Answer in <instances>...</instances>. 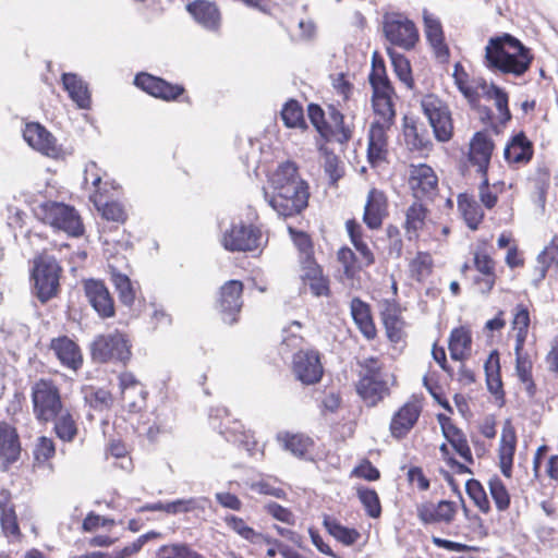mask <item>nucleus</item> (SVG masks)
Masks as SVG:
<instances>
[{"label":"nucleus","mask_w":558,"mask_h":558,"mask_svg":"<svg viewBox=\"0 0 558 558\" xmlns=\"http://www.w3.org/2000/svg\"><path fill=\"white\" fill-rule=\"evenodd\" d=\"M272 193L264 191L265 199L278 216L287 218L299 215L308 204V186L298 173L293 162L278 167L271 178Z\"/></svg>","instance_id":"f257e3e1"},{"label":"nucleus","mask_w":558,"mask_h":558,"mask_svg":"<svg viewBox=\"0 0 558 558\" xmlns=\"http://www.w3.org/2000/svg\"><path fill=\"white\" fill-rule=\"evenodd\" d=\"M532 61L531 50L510 34L490 37L485 47L484 64L494 72L520 77Z\"/></svg>","instance_id":"f03ea898"},{"label":"nucleus","mask_w":558,"mask_h":558,"mask_svg":"<svg viewBox=\"0 0 558 558\" xmlns=\"http://www.w3.org/2000/svg\"><path fill=\"white\" fill-rule=\"evenodd\" d=\"M360 379L356 392L366 405L375 407L389 395L387 375L383 372L381 363L376 357H367L360 362Z\"/></svg>","instance_id":"7ed1b4c3"},{"label":"nucleus","mask_w":558,"mask_h":558,"mask_svg":"<svg viewBox=\"0 0 558 558\" xmlns=\"http://www.w3.org/2000/svg\"><path fill=\"white\" fill-rule=\"evenodd\" d=\"M131 343L128 336L119 330L95 337L90 343V355L98 363H122L125 365L131 356Z\"/></svg>","instance_id":"20e7f679"},{"label":"nucleus","mask_w":558,"mask_h":558,"mask_svg":"<svg viewBox=\"0 0 558 558\" xmlns=\"http://www.w3.org/2000/svg\"><path fill=\"white\" fill-rule=\"evenodd\" d=\"M31 398L34 416L39 422H51L64 409L60 389L51 379L35 381L31 388Z\"/></svg>","instance_id":"39448f33"},{"label":"nucleus","mask_w":558,"mask_h":558,"mask_svg":"<svg viewBox=\"0 0 558 558\" xmlns=\"http://www.w3.org/2000/svg\"><path fill=\"white\" fill-rule=\"evenodd\" d=\"M62 268L57 259L43 253L34 258L32 278L34 280L35 294L41 303L57 295Z\"/></svg>","instance_id":"423d86ee"},{"label":"nucleus","mask_w":558,"mask_h":558,"mask_svg":"<svg viewBox=\"0 0 558 558\" xmlns=\"http://www.w3.org/2000/svg\"><path fill=\"white\" fill-rule=\"evenodd\" d=\"M35 215L43 222L69 235L78 236L83 233V225L76 210L63 203L44 202L35 209Z\"/></svg>","instance_id":"0eeeda50"},{"label":"nucleus","mask_w":558,"mask_h":558,"mask_svg":"<svg viewBox=\"0 0 558 558\" xmlns=\"http://www.w3.org/2000/svg\"><path fill=\"white\" fill-rule=\"evenodd\" d=\"M383 31L390 44L404 50L412 49L418 40V32L415 24L400 13L385 14Z\"/></svg>","instance_id":"6e6552de"},{"label":"nucleus","mask_w":558,"mask_h":558,"mask_svg":"<svg viewBox=\"0 0 558 558\" xmlns=\"http://www.w3.org/2000/svg\"><path fill=\"white\" fill-rule=\"evenodd\" d=\"M421 108L433 128L435 137L439 142H448L452 136L453 125L446 104L430 94L422 98Z\"/></svg>","instance_id":"1a4fd4ad"},{"label":"nucleus","mask_w":558,"mask_h":558,"mask_svg":"<svg viewBox=\"0 0 558 558\" xmlns=\"http://www.w3.org/2000/svg\"><path fill=\"white\" fill-rule=\"evenodd\" d=\"M260 242L262 231L242 221L233 222L221 238L222 246L229 252H252L260 246Z\"/></svg>","instance_id":"9d476101"},{"label":"nucleus","mask_w":558,"mask_h":558,"mask_svg":"<svg viewBox=\"0 0 558 558\" xmlns=\"http://www.w3.org/2000/svg\"><path fill=\"white\" fill-rule=\"evenodd\" d=\"M409 186L416 199L430 198L437 192L438 179L432 167L425 163L411 165Z\"/></svg>","instance_id":"9b49d317"},{"label":"nucleus","mask_w":558,"mask_h":558,"mask_svg":"<svg viewBox=\"0 0 558 558\" xmlns=\"http://www.w3.org/2000/svg\"><path fill=\"white\" fill-rule=\"evenodd\" d=\"M242 292L243 283L239 280H229L220 288L218 306L222 319L230 325L236 322V315L242 308Z\"/></svg>","instance_id":"f8f14e48"},{"label":"nucleus","mask_w":558,"mask_h":558,"mask_svg":"<svg viewBox=\"0 0 558 558\" xmlns=\"http://www.w3.org/2000/svg\"><path fill=\"white\" fill-rule=\"evenodd\" d=\"M293 373L304 385L320 380L324 369L316 351H299L293 356Z\"/></svg>","instance_id":"ddd939ff"},{"label":"nucleus","mask_w":558,"mask_h":558,"mask_svg":"<svg viewBox=\"0 0 558 558\" xmlns=\"http://www.w3.org/2000/svg\"><path fill=\"white\" fill-rule=\"evenodd\" d=\"M84 292L99 317L110 318L114 316L113 299L102 281L95 279L84 281Z\"/></svg>","instance_id":"4468645a"},{"label":"nucleus","mask_w":558,"mask_h":558,"mask_svg":"<svg viewBox=\"0 0 558 558\" xmlns=\"http://www.w3.org/2000/svg\"><path fill=\"white\" fill-rule=\"evenodd\" d=\"M300 278L305 287L315 296H328L330 293L329 280L324 276L322 267L313 255H306L300 263Z\"/></svg>","instance_id":"2eb2a0df"},{"label":"nucleus","mask_w":558,"mask_h":558,"mask_svg":"<svg viewBox=\"0 0 558 558\" xmlns=\"http://www.w3.org/2000/svg\"><path fill=\"white\" fill-rule=\"evenodd\" d=\"M134 84L147 94L163 100H174L183 94L181 85H173L167 81L148 73H140L134 78Z\"/></svg>","instance_id":"dca6fc26"},{"label":"nucleus","mask_w":558,"mask_h":558,"mask_svg":"<svg viewBox=\"0 0 558 558\" xmlns=\"http://www.w3.org/2000/svg\"><path fill=\"white\" fill-rule=\"evenodd\" d=\"M21 442L16 428L12 425L0 423V470L7 471L21 456Z\"/></svg>","instance_id":"f3484780"},{"label":"nucleus","mask_w":558,"mask_h":558,"mask_svg":"<svg viewBox=\"0 0 558 558\" xmlns=\"http://www.w3.org/2000/svg\"><path fill=\"white\" fill-rule=\"evenodd\" d=\"M121 399L130 411L135 412L145 404L147 391L145 387L130 372H123L119 376Z\"/></svg>","instance_id":"a211bd4d"},{"label":"nucleus","mask_w":558,"mask_h":558,"mask_svg":"<svg viewBox=\"0 0 558 558\" xmlns=\"http://www.w3.org/2000/svg\"><path fill=\"white\" fill-rule=\"evenodd\" d=\"M422 407L417 400L405 402L392 416L390 422V433L392 437L403 438L417 422Z\"/></svg>","instance_id":"6ab92c4d"},{"label":"nucleus","mask_w":558,"mask_h":558,"mask_svg":"<svg viewBox=\"0 0 558 558\" xmlns=\"http://www.w3.org/2000/svg\"><path fill=\"white\" fill-rule=\"evenodd\" d=\"M493 150L494 143L487 133L477 132L474 134L470 143L469 160L472 166L477 167V171L482 175L487 174Z\"/></svg>","instance_id":"aec40b11"},{"label":"nucleus","mask_w":558,"mask_h":558,"mask_svg":"<svg viewBox=\"0 0 558 558\" xmlns=\"http://www.w3.org/2000/svg\"><path fill=\"white\" fill-rule=\"evenodd\" d=\"M23 137L31 147L44 155L54 156L58 153L54 136L39 123H27Z\"/></svg>","instance_id":"412c9836"},{"label":"nucleus","mask_w":558,"mask_h":558,"mask_svg":"<svg viewBox=\"0 0 558 558\" xmlns=\"http://www.w3.org/2000/svg\"><path fill=\"white\" fill-rule=\"evenodd\" d=\"M456 512V504L448 500H441L437 505L424 502L417 506V517L425 524L450 523Z\"/></svg>","instance_id":"4be33fe9"},{"label":"nucleus","mask_w":558,"mask_h":558,"mask_svg":"<svg viewBox=\"0 0 558 558\" xmlns=\"http://www.w3.org/2000/svg\"><path fill=\"white\" fill-rule=\"evenodd\" d=\"M392 125L372 122L368 130L367 158L372 165L383 161L388 151L387 132Z\"/></svg>","instance_id":"5701e85b"},{"label":"nucleus","mask_w":558,"mask_h":558,"mask_svg":"<svg viewBox=\"0 0 558 558\" xmlns=\"http://www.w3.org/2000/svg\"><path fill=\"white\" fill-rule=\"evenodd\" d=\"M515 445V429L511 421L506 420L502 426L500 444L498 449L500 470L506 477L511 476Z\"/></svg>","instance_id":"b1692460"},{"label":"nucleus","mask_w":558,"mask_h":558,"mask_svg":"<svg viewBox=\"0 0 558 558\" xmlns=\"http://www.w3.org/2000/svg\"><path fill=\"white\" fill-rule=\"evenodd\" d=\"M387 214V198L385 194L379 190L372 189L368 192L364 207L363 221L369 229H379Z\"/></svg>","instance_id":"393cba45"},{"label":"nucleus","mask_w":558,"mask_h":558,"mask_svg":"<svg viewBox=\"0 0 558 558\" xmlns=\"http://www.w3.org/2000/svg\"><path fill=\"white\" fill-rule=\"evenodd\" d=\"M50 349L54 352L60 363L73 371L83 364V357L78 345L70 338L63 336L51 340Z\"/></svg>","instance_id":"a878e982"},{"label":"nucleus","mask_w":558,"mask_h":558,"mask_svg":"<svg viewBox=\"0 0 558 558\" xmlns=\"http://www.w3.org/2000/svg\"><path fill=\"white\" fill-rule=\"evenodd\" d=\"M438 422L444 437L452 446L456 452L468 463H473L472 452L463 432L444 414L438 415Z\"/></svg>","instance_id":"bb28decb"},{"label":"nucleus","mask_w":558,"mask_h":558,"mask_svg":"<svg viewBox=\"0 0 558 558\" xmlns=\"http://www.w3.org/2000/svg\"><path fill=\"white\" fill-rule=\"evenodd\" d=\"M187 11L204 28L211 32L219 29L221 16L215 3L207 0H195L187 4Z\"/></svg>","instance_id":"cd10ccee"},{"label":"nucleus","mask_w":558,"mask_h":558,"mask_svg":"<svg viewBox=\"0 0 558 558\" xmlns=\"http://www.w3.org/2000/svg\"><path fill=\"white\" fill-rule=\"evenodd\" d=\"M423 20L426 38L432 46L436 57L439 59H447L449 57V49L445 43V36L440 21L426 10L423 13Z\"/></svg>","instance_id":"c85d7f7f"},{"label":"nucleus","mask_w":558,"mask_h":558,"mask_svg":"<svg viewBox=\"0 0 558 558\" xmlns=\"http://www.w3.org/2000/svg\"><path fill=\"white\" fill-rule=\"evenodd\" d=\"M474 267L480 272V276L474 277L473 283L480 292L486 294L493 289L496 281L495 262L486 253L476 252L474 255Z\"/></svg>","instance_id":"c756f323"},{"label":"nucleus","mask_w":558,"mask_h":558,"mask_svg":"<svg viewBox=\"0 0 558 558\" xmlns=\"http://www.w3.org/2000/svg\"><path fill=\"white\" fill-rule=\"evenodd\" d=\"M62 84L68 92L69 97L76 104L80 109H89L92 99L88 85L77 74L63 73Z\"/></svg>","instance_id":"7c9ffc66"},{"label":"nucleus","mask_w":558,"mask_h":558,"mask_svg":"<svg viewBox=\"0 0 558 558\" xmlns=\"http://www.w3.org/2000/svg\"><path fill=\"white\" fill-rule=\"evenodd\" d=\"M401 311L397 303L385 301L381 305V319L386 328L388 338L398 342L402 337L403 320L400 316Z\"/></svg>","instance_id":"2f4dec72"},{"label":"nucleus","mask_w":558,"mask_h":558,"mask_svg":"<svg viewBox=\"0 0 558 558\" xmlns=\"http://www.w3.org/2000/svg\"><path fill=\"white\" fill-rule=\"evenodd\" d=\"M504 155L509 163H526L533 156V147L531 142L521 132L512 137L506 146Z\"/></svg>","instance_id":"473e14b6"},{"label":"nucleus","mask_w":558,"mask_h":558,"mask_svg":"<svg viewBox=\"0 0 558 558\" xmlns=\"http://www.w3.org/2000/svg\"><path fill=\"white\" fill-rule=\"evenodd\" d=\"M392 92L373 93L372 102L375 113L373 122H379L386 125H393L396 111L392 104Z\"/></svg>","instance_id":"72a5a7b5"},{"label":"nucleus","mask_w":558,"mask_h":558,"mask_svg":"<svg viewBox=\"0 0 558 558\" xmlns=\"http://www.w3.org/2000/svg\"><path fill=\"white\" fill-rule=\"evenodd\" d=\"M277 440L281 447L296 458H306L312 449L313 440L303 434L279 433Z\"/></svg>","instance_id":"f704fd0d"},{"label":"nucleus","mask_w":558,"mask_h":558,"mask_svg":"<svg viewBox=\"0 0 558 558\" xmlns=\"http://www.w3.org/2000/svg\"><path fill=\"white\" fill-rule=\"evenodd\" d=\"M351 314L361 332L367 339L375 338L376 328L371 317L368 305L355 298L351 301Z\"/></svg>","instance_id":"c9c22d12"},{"label":"nucleus","mask_w":558,"mask_h":558,"mask_svg":"<svg viewBox=\"0 0 558 558\" xmlns=\"http://www.w3.org/2000/svg\"><path fill=\"white\" fill-rule=\"evenodd\" d=\"M471 343V333L466 328H454L449 338V351L451 359L456 361H463L470 354Z\"/></svg>","instance_id":"e433bc0d"},{"label":"nucleus","mask_w":558,"mask_h":558,"mask_svg":"<svg viewBox=\"0 0 558 558\" xmlns=\"http://www.w3.org/2000/svg\"><path fill=\"white\" fill-rule=\"evenodd\" d=\"M458 209L468 227L476 230L484 218V213L477 202L468 194H460L458 197Z\"/></svg>","instance_id":"4c0bfd02"},{"label":"nucleus","mask_w":558,"mask_h":558,"mask_svg":"<svg viewBox=\"0 0 558 558\" xmlns=\"http://www.w3.org/2000/svg\"><path fill=\"white\" fill-rule=\"evenodd\" d=\"M351 243L361 256V263L364 265H373L375 257L368 244L363 240L362 227L355 220H348L345 223Z\"/></svg>","instance_id":"58836bf2"},{"label":"nucleus","mask_w":558,"mask_h":558,"mask_svg":"<svg viewBox=\"0 0 558 558\" xmlns=\"http://www.w3.org/2000/svg\"><path fill=\"white\" fill-rule=\"evenodd\" d=\"M111 281L118 293L120 302L123 305L131 307L136 299V289L133 282L126 275L116 270L111 272Z\"/></svg>","instance_id":"ea45409f"},{"label":"nucleus","mask_w":558,"mask_h":558,"mask_svg":"<svg viewBox=\"0 0 558 558\" xmlns=\"http://www.w3.org/2000/svg\"><path fill=\"white\" fill-rule=\"evenodd\" d=\"M323 523L328 533L345 546L353 545L361 536L355 529L341 525L335 518L325 517Z\"/></svg>","instance_id":"a19ab883"},{"label":"nucleus","mask_w":558,"mask_h":558,"mask_svg":"<svg viewBox=\"0 0 558 558\" xmlns=\"http://www.w3.org/2000/svg\"><path fill=\"white\" fill-rule=\"evenodd\" d=\"M90 199L97 207L105 219L116 221V222H124L126 216L123 209V206L117 202H107L104 199L102 194L97 191L94 194H90Z\"/></svg>","instance_id":"79ce46f5"},{"label":"nucleus","mask_w":558,"mask_h":558,"mask_svg":"<svg viewBox=\"0 0 558 558\" xmlns=\"http://www.w3.org/2000/svg\"><path fill=\"white\" fill-rule=\"evenodd\" d=\"M56 435L63 441H72L77 434V425L68 409H63L53 420Z\"/></svg>","instance_id":"37998d69"},{"label":"nucleus","mask_w":558,"mask_h":558,"mask_svg":"<svg viewBox=\"0 0 558 558\" xmlns=\"http://www.w3.org/2000/svg\"><path fill=\"white\" fill-rule=\"evenodd\" d=\"M225 522L229 529L252 544L265 542V537H269L268 535L256 532L253 527L248 526L242 518L236 515H227Z\"/></svg>","instance_id":"c03bdc74"},{"label":"nucleus","mask_w":558,"mask_h":558,"mask_svg":"<svg viewBox=\"0 0 558 558\" xmlns=\"http://www.w3.org/2000/svg\"><path fill=\"white\" fill-rule=\"evenodd\" d=\"M209 502L206 497H190L167 502L168 514L189 513L195 510L204 511Z\"/></svg>","instance_id":"a18cd8bd"},{"label":"nucleus","mask_w":558,"mask_h":558,"mask_svg":"<svg viewBox=\"0 0 558 558\" xmlns=\"http://www.w3.org/2000/svg\"><path fill=\"white\" fill-rule=\"evenodd\" d=\"M337 257L348 279H353L364 267L371 266L362 264L361 256L355 255L349 247H341L338 251Z\"/></svg>","instance_id":"49530a36"},{"label":"nucleus","mask_w":558,"mask_h":558,"mask_svg":"<svg viewBox=\"0 0 558 558\" xmlns=\"http://www.w3.org/2000/svg\"><path fill=\"white\" fill-rule=\"evenodd\" d=\"M356 494L367 515L374 519L379 518L381 514V505L378 494L374 489L363 486L357 487Z\"/></svg>","instance_id":"de8ad7c7"},{"label":"nucleus","mask_w":558,"mask_h":558,"mask_svg":"<svg viewBox=\"0 0 558 558\" xmlns=\"http://www.w3.org/2000/svg\"><path fill=\"white\" fill-rule=\"evenodd\" d=\"M281 118L288 128L305 126L302 106L296 100H289L281 110Z\"/></svg>","instance_id":"09e8293b"},{"label":"nucleus","mask_w":558,"mask_h":558,"mask_svg":"<svg viewBox=\"0 0 558 558\" xmlns=\"http://www.w3.org/2000/svg\"><path fill=\"white\" fill-rule=\"evenodd\" d=\"M492 498L498 511H506L510 506V495L505 484L498 476L488 481Z\"/></svg>","instance_id":"8fccbe9b"},{"label":"nucleus","mask_w":558,"mask_h":558,"mask_svg":"<svg viewBox=\"0 0 558 558\" xmlns=\"http://www.w3.org/2000/svg\"><path fill=\"white\" fill-rule=\"evenodd\" d=\"M515 373L520 381L525 385L527 395L534 397L536 386L532 377V362L529 356L515 359Z\"/></svg>","instance_id":"3c124183"},{"label":"nucleus","mask_w":558,"mask_h":558,"mask_svg":"<svg viewBox=\"0 0 558 558\" xmlns=\"http://www.w3.org/2000/svg\"><path fill=\"white\" fill-rule=\"evenodd\" d=\"M0 525L2 533L10 541H17L21 537V530L17 522L15 509H4L0 512Z\"/></svg>","instance_id":"603ef678"},{"label":"nucleus","mask_w":558,"mask_h":558,"mask_svg":"<svg viewBox=\"0 0 558 558\" xmlns=\"http://www.w3.org/2000/svg\"><path fill=\"white\" fill-rule=\"evenodd\" d=\"M465 489L469 497L474 501L476 507H478L482 512L487 513L490 510V505L486 492L477 480H469L465 484Z\"/></svg>","instance_id":"864d4df0"},{"label":"nucleus","mask_w":558,"mask_h":558,"mask_svg":"<svg viewBox=\"0 0 558 558\" xmlns=\"http://www.w3.org/2000/svg\"><path fill=\"white\" fill-rule=\"evenodd\" d=\"M369 83L372 85L373 93L393 90L390 82L386 76L384 63L381 61L377 63L375 58L373 59V70L369 74Z\"/></svg>","instance_id":"5fc2aeb1"},{"label":"nucleus","mask_w":558,"mask_h":558,"mask_svg":"<svg viewBox=\"0 0 558 558\" xmlns=\"http://www.w3.org/2000/svg\"><path fill=\"white\" fill-rule=\"evenodd\" d=\"M388 53L390 56L395 72L397 76L408 87H412L413 80L411 75V66L409 60L401 53L395 52L391 49H388Z\"/></svg>","instance_id":"6e6d98bb"},{"label":"nucleus","mask_w":558,"mask_h":558,"mask_svg":"<svg viewBox=\"0 0 558 558\" xmlns=\"http://www.w3.org/2000/svg\"><path fill=\"white\" fill-rule=\"evenodd\" d=\"M433 268V259L427 253H418L410 264L412 277L417 281H423L429 276Z\"/></svg>","instance_id":"4d7b16f0"},{"label":"nucleus","mask_w":558,"mask_h":558,"mask_svg":"<svg viewBox=\"0 0 558 558\" xmlns=\"http://www.w3.org/2000/svg\"><path fill=\"white\" fill-rule=\"evenodd\" d=\"M84 400L95 410H104L111 405V393L105 389L88 388L84 390Z\"/></svg>","instance_id":"13d9d810"},{"label":"nucleus","mask_w":558,"mask_h":558,"mask_svg":"<svg viewBox=\"0 0 558 558\" xmlns=\"http://www.w3.org/2000/svg\"><path fill=\"white\" fill-rule=\"evenodd\" d=\"M426 218V208L420 204H412L407 210V231L416 233L423 228Z\"/></svg>","instance_id":"bf43d9fd"},{"label":"nucleus","mask_w":558,"mask_h":558,"mask_svg":"<svg viewBox=\"0 0 558 558\" xmlns=\"http://www.w3.org/2000/svg\"><path fill=\"white\" fill-rule=\"evenodd\" d=\"M488 96L494 99L495 106L500 114L502 121H508L511 118L510 110L508 108V95L507 93L496 85H492L487 92Z\"/></svg>","instance_id":"052dcab7"},{"label":"nucleus","mask_w":558,"mask_h":558,"mask_svg":"<svg viewBox=\"0 0 558 558\" xmlns=\"http://www.w3.org/2000/svg\"><path fill=\"white\" fill-rule=\"evenodd\" d=\"M453 80L465 98L470 100L475 98L476 90L469 84V75L460 63L454 64Z\"/></svg>","instance_id":"680f3d73"},{"label":"nucleus","mask_w":558,"mask_h":558,"mask_svg":"<svg viewBox=\"0 0 558 558\" xmlns=\"http://www.w3.org/2000/svg\"><path fill=\"white\" fill-rule=\"evenodd\" d=\"M54 444L48 437H40L34 450V456L37 461L45 462L54 454Z\"/></svg>","instance_id":"e2e57ef3"},{"label":"nucleus","mask_w":558,"mask_h":558,"mask_svg":"<svg viewBox=\"0 0 558 558\" xmlns=\"http://www.w3.org/2000/svg\"><path fill=\"white\" fill-rule=\"evenodd\" d=\"M220 434L231 442H239L248 446L247 435L243 430V426L240 422H233L232 427H225L220 430Z\"/></svg>","instance_id":"0e129e2a"},{"label":"nucleus","mask_w":558,"mask_h":558,"mask_svg":"<svg viewBox=\"0 0 558 558\" xmlns=\"http://www.w3.org/2000/svg\"><path fill=\"white\" fill-rule=\"evenodd\" d=\"M187 546L184 543L162 545L156 551V558H184Z\"/></svg>","instance_id":"69168bd1"},{"label":"nucleus","mask_w":558,"mask_h":558,"mask_svg":"<svg viewBox=\"0 0 558 558\" xmlns=\"http://www.w3.org/2000/svg\"><path fill=\"white\" fill-rule=\"evenodd\" d=\"M266 509L267 512L278 521H281L287 524H294V515L287 508H283L282 506L276 502H270L266 506Z\"/></svg>","instance_id":"338daca9"},{"label":"nucleus","mask_w":558,"mask_h":558,"mask_svg":"<svg viewBox=\"0 0 558 558\" xmlns=\"http://www.w3.org/2000/svg\"><path fill=\"white\" fill-rule=\"evenodd\" d=\"M114 524L113 519H108L100 517L99 514H95L94 512H90L87 514V517L83 521V530L86 532L94 531L98 526H111Z\"/></svg>","instance_id":"774afa93"}]
</instances>
